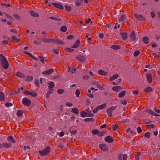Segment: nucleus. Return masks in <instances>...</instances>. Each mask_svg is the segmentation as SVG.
I'll return each mask as SVG.
<instances>
[{
	"label": "nucleus",
	"instance_id": "9",
	"mask_svg": "<svg viewBox=\"0 0 160 160\" xmlns=\"http://www.w3.org/2000/svg\"><path fill=\"white\" fill-rule=\"evenodd\" d=\"M99 148L104 151H106L108 150V147L105 144H100L99 145Z\"/></svg>",
	"mask_w": 160,
	"mask_h": 160
},
{
	"label": "nucleus",
	"instance_id": "53",
	"mask_svg": "<svg viewBox=\"0 0 160 160\" xmlns=\"http://www.w3.org/2000/svg\"><path fill=\"white\" fill-rule=\"evenodd\" d=\"M147 126L149 128H154V125L153 124H150L147 125Z\"/></svg>",
	"mask_w": 160,
	"mask_h": 160
},
{
	"label": "nucleus",
	"instance_id": "23",
	"mask_svg": "<svg viewBox=\"0 0 160 160\" xmlns=\"http://www.w3.org/2000/svg\"><path fill=\"white\" fill-rule=\"evenodd\" d=\"M152 90V89L151 88L148 87L146 88L143 91L144 92H151Z\"/></svg>",
	"mask_w": 160,
	"mask_h": 160
},
{
	"label": "nucleus",
	"instance_id": "25",
	"mask_svg": "<svg viewBox=\"0 0 160 160\" xmlns=\"http://www.w3.org/2000/svg\"><path fill=\"white\" fill-rule=\"evenodd\" d=\"M77 58L80 61L83 62L85 61V58L83 56L80 55L77 57Z\"/></svg>",
	"mask_w": 160,
	"mask_h": 160
},
{
	"label": "nucleus",
	"instance_id": "5",
	"mask_svg": "<svg viewBox=\"0 0 160 160\" xmlns=\"http://www.w3.org/2000/svg\"><path fill=\"white\" fill-rule=\"evenodd\" d=\"M134 16L138 19L140 21H142L144 22L146 21L145 18L143 17V16L140 14L135 13L134 14Z\"/></svg>",
	"mask_w": 160,
	"mask_h": 160
},
{
	"label": "nucleus",
	"instance_id": "48",
	"mask_svg": "<svg viewBox=\"0 0 160 160\" xmlns=\"http://www.w3.org/2000/svg\"><path fill=\"white\" fill-rule=\"evenodd\" d=\"M144 136L148 138H149L150 137V134L149 132H147L145 133L144 135Z\"/></svg>",
	"mask_w": 160,
	"mask_h": 160
},
{
	"label": "nucleus",
	"instance_id": "50",
	"mask_svg": "<svg viewBox=\"0 0 160 160\" xmlns=\"http://www.w3.org/2000/svg\"><path fill=\"white\" fill-rule=\"evenodd\" d=\"M117 108L116 106H112L110 107L109 109H110V110H111L113 112V110H114L116 108Z\"/></svg>",
	"mask_w": 160,
	"mask_h": 160
},
{
	"label": "nucleus",
	"instance_id": "26",
	"mask_svg": "<svg viewBox=\"0 0 160 160\" xmlns=\"http://www.w3.org/2000/svg\"><path fill=\"white\" fill-rule=\"evenodd\" d=\"M48 85H49L48 88H51L54 86L55 84L54 82L51 81L48 83Z\"/></svg>",
	"mask_w": 160,
	"mask_h": 160
},
{
	"label": "nucleus",
	"instance_id": "8",
	"mask_svg": "<svg viewBox=\"0 0 160 160\" xmlns=\"http://www.w3.org/2000/svg\"><path fill=\"white\" fill-rule=\"evenodd\" d=\"M52 5L55 7L62 10L63 9V7L62 5L60 3H53Z\"/></svg>",
	"mask_w": 160,
	"mask_h": 160
},
{
	"label": "nucleus",
	"instance_id": "63",
	"mask_svg": "<svg viewBox=\"0 0 160 160\" xmlns=\"http://www.w3.org/2000/svg\"><path fill=\"white\" fill-rule=\"evenodd\" d=\"M118 128V126L116 125H115L114 126L113 129L114 131L117 130Z\"/></svg>",
	"mask_w": 160,
	"mask_h": 160
},
{
	"label": "nucleus",
	"instance_id": "28",
	"mask_svg": "<svg viewBox=\"0 0 160 160\" xmlns=\"http://www.w3.org/2000/svg\"><path fill=\"white\" fill-rule=\"evenodd\" d=\"M5 96L4 94L1 92L0 91V100L3 101L4 100Z\"/></svg>",
	"mask_w": 160,
	"mask_h": 160
},
{
	"label": "nucleus",
	"instance_id": "22",
	"mask_svg": "<svg viewBox=\"0 0 160 160\" xmlns=\"http://www.w3.org/2000/svg\"><path fill=\"white\" fill-rule=\"evenodd\" d=\"M149 38L147 37H144L143 38V42L146 44L149 43Z\"/></svg>",
	"mask_w": 160,
	"mask_h": 160
},
{
	"label": "nucleus",
	"instance_id": "45",
	"mask_svg": "<svg viewBox=\"0 0 160 160\" xmlns=\"http://www.w3.org/2000/svg\"><path fill=\"white\" fill-rule=\"evenodd\" d=\"M65 8L66 10L68 11H70L71 10V8L70 6H65Z\"/></svg>",
	"mask_w": 160,
	"mask_h": 160
},
{
	"label": "nucleus",
	"instance_id": "12",
	"mask_svg": "<svg viewBox=\"0 0 160 160\" xmlns=\"http://www.w3.org/2000/svg\"><path fill=\"white\" fill-rule=\"evenodd\" d=\"M7 140L9 142L13 143H14L15 142L12 136H9L7 138Z\"/></svg>",
	"mask_w": 160,
	"mask_h": 160
},
{
	"label": "nucleus",
	"instance_id": "24",
	"mask_svg": "<svg viewBox=\"0 0 160 160\" xmlns=\"http://www.w3.org/2000/svg\"><path fill=\"white\" fill-rule=\"evenodd\" d=\"M2 147H4L6 148H8L10 147L11 146L10 144L7 143H4L2 144Z\"/></svg>",
	"mask_w": 160,
	"mask_h": 160
},
{
	"label": "nucleus",
	"instance_id": "51",
	"mask_svg": "<svg viewBox=\"0 0 160 160\" xmlns=\"http://www.w3.org/2000/svg\"><path fill=\"white\" fill-rule=\"evenodd\" d=\"M65 105L68 107H71L73 105L72 103L69 102H67L66 103Z\"/></svg>",
	"mask_w": 160,
	"mask_h": 160
},
{
	"label": "nucleus",
	"instance_id": "31",
	"mask_svg": "<svg viewBox=\"0 0 160 160\" xmlns=\"http://www.w3.org/2000/svg\"><path fill=\"white\" fill-rule=\"evenodd\" d=\"M84 121L86 122H94V119L93 118H87L84 119Z\"/></svg>",
	"mask_w": 160,
	"mask_h": 160
},
{
	"label": "nucleus",
	"instance_id": "20",
	"mask_svg": "<svg viewBox=\"0 0 160 160\" xmlns=\"http://www.w3.org/2000/svg\"><path fill=\"white\" fill-rule=\"evenodd\" d=\"M126 93V91H123L119 94L118 96L119 98H122L125 95Z\"/></svg>",
	"mask_w": 160,
	"mask_h": 160
},
{
	"label": "nucleus",
	"instance_id": "41",
	"mask_svg": "<svg viewBox=\"0 0 160 160\" xmlns=\"http://www.w3.org/2000/svg\"><path fill=\"white\" fill-rule=\"evenodd\" d=\"M122 38L124 40H125L127 38V36L126 34L123 33L122 35Z\"/></svg>",
	"mask_w": 160,
	"mask_h": 160
},
{
	"label": "nucleus",
	"instance_id": "13",
	"mask_svg": "<svg viewBox=\"0 0 160 160\" xmlns=\"http://www.w3.org/2000/svg\"><path fill=\"white\" fill-rule=\"evenodd\" d=\"M80 43V41L79 40H77L76 42L74 44V45L72 46V48H76L78 47Z\"/></svg>",
	"mask_w": 160,
	"mask_h": 160
},
{
	"label": "nucleus",
	"instance_id": "10",
	"mask_svg": "<svg viewBox=\"0 0 160 160\" xmlns=\"http://www.w3.org/2000/svg\"><path fill=\"white\" fill-rule=\"evenodd\" d=\"M146 77L148 82L149 83H151L152 81L151 74L150 73H147L146 75Z\"/></svg>",
	"mask_w": 160,
	"mask_h": 160
},
{
	"label": "nucleus",
	"instance_id": "39",
	"mask_svg": "<svg viewBox=\"0 0 160 160\" xmlns=\"http://www.w3.org/2000/svg\"><path fill=\"white\" fill-rule=\"evenodd\" d=\"M12 39L14 41H16L17 42H18L19 41V40L17 39L16 36H12Z\"/></svg>",
	"mask_w": 160,
	"mask_h": 160
},
{
	"label": "nucleus",
	"instance_id": "16",
	"mask_svg": "<svg viewBox=\"0 0 160 160\" xmlns=\"http://www.w3.org/2000/svg\"><path fill=\"white\" fill-rule=\"evenodd\" d=\"M30 13L32 16L36 17H39V15L37 13L35 12L32 10L30 11Z\"/></svg>",
	"mask_w": 160,
	"mask_h": 160
},
{
	"label": "nucleus",
	"instance_id": "57",
	"mask_svg": "<svg viewBox=\"0 0 160 160\" xmlns=\"http://www.w3.org/2000/svg\"><path fill=\"white\" fill-rule=\"evenodd\" d=\"M137 132L138 133H140L142 132L141 128L140 127H138L137 128Z\"/></svg>",
	"mask_w": 160,
	"mask_h": 160
},
{
	"label": "nucleus",
	"instance_id": "18",
	"mask_svg": "<svg viewBox=\"0 0 160 160\" xmlns=\"http://www.w3.org/2000/svg\"><path fill=\"white\" fill-rule=\"evenodd\" d=\"M16 76L20 78H23L25 77V75L22 73L18 72L16 74Z\"/></svg>",
	"mask_w": 160,
	"mask_h": 160
},
{
	"label": "nucleus",
	"instance_id": "37",
	"mask_svg": "<svg viewBox=\"0 0 160 160\" xmlns=\"http://www.w3.org/2000/svg\"><path fill=\"white\" fill-rule=\"evenodd\" d=\"M80 114L82 117L84 118L86 116L87 113L85 112L82 111L81 112Z\"/></svg>",
	"mask_w": 160,
	"mask_h": 160
},
{
	"label": "nucleus",
	"instance_id": "35",
	"mask_svg": "<svg viewBox=\"0 0 160 160\" xmlns=\"http://www.w3.org/2000/svg\"><path fill=\"white\" fill-rule=\"evenodd\" d=\"M71 111L76 114H77L79 113V111L77 108H73L72 110Z\"/></svg>",
	"mask_w": 160,
	"mask_h": 160
},
{
	"label": "nucleus",
	"instance_id": "47",
	"mask_svg": "<svg viewBox=\"0 0 160 160\" xmlns=\"http://www.w3.org/2000/svg\"><path fill=\"white\" fill-rule=\"evenodd\" d=\"M5 106L6 107H11L12 106V103L7 102L5 103Z\"/></svg>",
	"mask_w": 160,
	"mask_h": 160
},
{
	"label": "nucleus",
	"instance_id": "54",
	"mask_svg": "<svg viewBox=\"0 0 160 160\" xmlns=\"http://www.w3.org/2000/svg\"><path fill=\"white\" fill-rule=\"evenodd\" d=\"M13 16L17 20L19 19L20 18V17L17 14H14Z\"/></svg>",
	"mask_w": 160,
	"mask_h": 160
},
{
	"label": "nucleus",
	"instance_id": "46",
	"mask_svg": "<svg viewBox=\"0 0 160 160\" xmlns=\"http://www.w3.org/2000/svg\"><path fill=\"white\" fill-rule=\"evenodd\" d=\"M146 112H148V113L152 114V115H153V114H155L154 112L151 110H149V109L147 110Z\"/></svg>",
	"mask_w": 160,
	"mask_h": 160
},
{
	"label": "nucleus",
	"instance_id": "11",
	"mask_svg": "<svg viewBox=\"0 0 160 160\" xmlns=\"http://www.w3.org/2000/svg\"><path fill=\"white\" fill-rule=\"evenodd\" d=\"M53 69H51L49 70H46L42 72V74L45 75H49L50 73L53 72Z\"/></svg>",
	"mask_w": 160,
	"mask_h": 160
},
{
	"label": "nucleus",
	"instance_id": "19",
	"mask_svg": "<svg viewBox=\"0 0 160 160\" xmlns=\"http://www.w3.org/2000/svg\"><path fill=\"white\" fill-rule=\"evenodd\" d=\"M53 91L54 90L52 89H51L49 90L46 93V98H48L50 95L52 93Z\"/></svg>",
	"mask_w": 160,
	"mask_h": 160
},
{
	"label": "nucleus",
	"instance_id": "17",
	"mask_svg": "<svg viewBox=\"0 0 160 160\" xmlns=\"http://www.w3.org/2000/svg\"><path fill=\"white\" fill-rule=\"evenodd\" d=\"M122 89L121 87L119 86H115L112 88V89L115 91L116 92L119 91Z\"/></svg>",
	"mask_w": 160,
	"mask_h": 160
},
{
	"label": "nucleus",
	"instance_id": "14",
	"mask_svg": "<svg viewBox=\"0 0 160 160\" xmlns=\"http://www.w3.org/2000/svg\"><path fill=\"white\" fill-rule=\"evenodd\" d=\"M130 37L131 39L133 40H134L136 39V36L135 32L133 31H132L130 34Z\"/></svg>",
	"mask_w": 160,
	"mask_h": 160
},
{
	"label": "nucleus",
	"instance_id": "33",
	"mask_svg": "<svg viewBox=\"0 0 160 160\" xmlns=\"http://www.w3.org/2000/svg\"><path fill=\"white\" fill-rule=\"evenodd\" d=\"M118 74H116L112 76L110 78L111 80H114L118 77Z\"/></svg>",
	"mask_w": 160,
	"mask_h": 160
},
{
	"label": "nucleus",
	"instance_id": "3",
	"mask_svg": "<svg viewBox=\"0 0 160 160\" xmlns=\"http://www.w3.org/2000/svg\"><path fill=\"white\" fill-rule=\"evenodd\" d=\"M50 149L49 146L46 147L43 150L39 151L38 152L40 155L42 156H47L50 152Z\"/></svg>",
	"mask_w": 160,
	"mask_h": 160
},
{
	"label": "nucleus",
	"instance_id": "58",
	"mask_svg": "<svg viewBox=\"0 0 160 160\" xmlns=\"http://www.w3.org/2000/svg\"><path fill=\"white\" fill-rule=\"evenodd\" d=\"M132 92L134 95H137L138 94L139 92L138 90H135L132 91Z\"/></svg>",
	"mask_w": 160,
	"mask_h": 160
},
{
	"label": "nucleus",
	"instance_id": "21",
	"mask_svg": "<svg viewBox=\"0 0 160 160\" xmlns=\"http://www.w3.org/2000/svg\"><path fill=\"white\" fill-rule=\"evenodd\" d=\"M98 73L101 75L103 76L106 75L107 74V73L102 70H100L98 71Z\"/></svg>",
	"mask_w": 160,
	"mask_h": 160
},
{
	"label": "nucleus",
	"instance_id": "60",
	"mask_svg": "<svg viewBox=\"0 0 160 160\" xmlns=\"http://www.w3.org/2000/svg\"><path fill=\"white\" fill-rule=\"evenodd\" d=\"M73 38L74 36H73V35H69L67 37L68 39H73Z\"/></svg>",
	"mask_w": 160,
	"mask_h": 160
},
{
	"label": "nucleus",
	"instance_id": "43",
	"mask_svg": "<svg viewBox=\"0 0 160 160\" xmlns=\"http://www.w3.org/2000/svg\"><path fill=\"white\" fill-rule=\"evenodd\" d=\"M140 53L139 51H135L133 53V55L135 57H136Z\"/></svg>",
	"mask_w": 160,
	"mask_h": 160
},
{
	"label": "nucleus",
	"instance_id": "7",
	"mask_svg": "<svg viewBox=\"0 0 160 160\" xmlns=\"http://www.w3.org/2000/svg\"><path fill=\"white\" fill-rule=\"evenodd\" d=\"M105 141L108 143H111L113 142V140L112 137L108 136L105 138Z\"/></svg>",
	"mask_w": 160,
	"mask_h": 160
},
{
	"label": "nucleus",
	"instance_id": "61",
	"mask_svg": "<svg viewBox=\"0 0 160 160\" xmlns=\"http://www.w3.org/2000/svg\"><path fill=\"white\" fill-rule=\"evenodd\" d=\"M123 160H126L127 159V155L126 154H123Z\"/></svg>",
	"mask_w": 160,
	"mask_h": 160
},
{
	"label": "nucleus",
	"instance_id": "49",
	"mask_svg": "<svg viewBox=\"0 0 160 160\" xmlns=\"http://www.w3.org/2000/svg\"><path fill=\"white\" fill-rule=\"evenodd\" d=\"M66 50L67 52H72L74 51L73 49L69 48H67Z\"/></svg>",
	"mask_w": 160,
	"mask_h": 160
},
{
	"label": "nucleus",
	"instance_id": "38",
	"mask_svg": "<svg viewBox=\"0 0 160 160\" xmlns=\"http://www.w3.org/2000/svg\"><path fill=\"white\" fill-rule=\"evenodd\" d=\"M23 113L22 111V110H18L17 113V115L18 117H21Z\"/></svg>",
	"mask_w": 160,
	"mask_h": 160
},
{
	"label": "nucleus",
	"instance_id": "40",
	"mask_svg": "<svg viewBox=\"0 0 160 160\" xmlns=\"http://www.w3.org/2000/svg\"><path fill=\"white\" fill-rule=\"evenodd\" d=\"M5 15L7 17V18L9 20H13V18L11 16H10L9 15L5 13Z\"/></svg>",
	"mask_w": 160,
	"mask_h": 160
},
{
	"label": "nucleus",
	"instance_id": "6",
	"mask_svg": "<svg viewBox=\"0 0 160 160\" xmlns=\"http://www.w3.org/2000/svg\"><path fill=\"white\" fill-rule=\"evenodd\" d=\"M24 93L26 94L27 95H29L34 97H36L37 95V94L34 91L31 92L28 91H26Z\"/></svg>",
	"mask_w": 160,
	"mask_h": 160
},
{
	"label": "nucleus",
	"instance_id": "32",
	"mask_svg": "<svg viewBox=\"0 0 160 160\" xmlns=\"http://www.w3.org/2000/svg\"><path fill=\"white\" fill-rule=\"evenodd\" d=\"M126 18L125 15L123 14L120 17L119 19V20L120 22H123L125 19Z\"/></svg>",
	"mask_w": 160,
	"mask_h": 160
},
{
	"label": "nucleus",
	"instance_id": "29",
	"mask_svg": "<svg viewBox=\"0 0 160 160\" xmlns=\"http://www.w3.org/2000/svg\"><path fill=\"white\" fill-rule=\"evenodd\" d=\"M60 30L62 32H65L67 30V28L65 26H63L60 28Z\"/></svg>",
	"mask_w": 160,
	"mask_h": 160
},
{
	"label": "nucleus",
	"instance_id": "34",
	"mask_svg": "<svg viewBox=\"0 0 160 160\" xmlns=\"http://www.w3.org/2000/svg\"><path fill=\"white\" fill-rule=\"evenodd\" d=\"M49 18L52 20H54L55 21H61V20L60 19L57 18H56V17H49Z\"/></svg>",
	"mask_w": 160,
	"mask_h": 160
},
{
	"label": "nucleus",
	"instance_id": "27",
	"mask_svg": "<svg viewBox=\"0 0 160 160\" xmlns=\"http://www.w3.org/2000/svg\"><path fill=\"white\" fill-rule=\"evenodd\" d=\"M112 111L111 110H110L109 109H108L107 111V112L108 114V116L109 117H112Z\"/></svg>",
	"mask_w": 160,
	"mask_h": 160
},
{
	"label": "nucleus",
	"instance_id": "52",
	"mask_svg": "<svg viewBox=\"0 0 160 160\" xmlns=\"http://www.w3.org/2000/svg\"><path fill=\"white\" fill-rule=\"evenodd\" d=\"M70 133L72 134H76L77 132V130H70Z\"/></svg>",
	"mask_w": 160,
	"mask_h": 160
},
{
	"label": "nucleus",
	"instance_id": "59",
	"mask_svg": "<svg viewBox=\"0 0 160 160\" xmlns=\"http://www.w3.org/2000/svg\"><path fill=\"white\" fill-rule=\"evenodd\" d=\"M123 154H121L119 155L118 157V159L119 160H122L123 159Z\"/></svg>",
	"mask_w": 160,
	"mask_h": 160
},
{
	"label": "nucleus",
	"instance_id": "56",
	"mask_svg": "<svg viewBox=\"0 0 160 160\" xmlns=\"http://www.w3.org/2000/svg\"><path fill=\"white\" fill-rule=\"evenodd\" d=\"M97 86L100 90H102L103 89V87L99 84H97Z\"/></svg>",
	"mask_w": 160,
	"mask_h": 160
},
{
	"label": "nucleus",
	"instance_id": "4",
	"mask_svg": "<svg viewBox=\"0 0 160 160\" xmlns=\"http://www.w3.org/2000/svg\"><path fill=\"white\" fill-rule=\"evenodd\" d=\"M22 103L27 106H29L31 103V101L26 98H23L22 101Z\"/></svg>",
	"mask_w": 160,
	"mask_h": 160
},
{
	"label": "nucleus",
	"instance_id": "42",
	"mask_svg": "<svg viewBox=\"0 0 160 160\" xmlns=\"http://www.w3.org/2000/svg\"><path fill=\"white\" fill-rule=\"evenodd\" d=\"M98 129H95L93 130L92 131V133L94 135H96L98 134Z\"/></svg>",
	"mask_w": 160,
	"mask_h": 160
},
{
	"label": "nucleus",
	"instance_id": "62",
	"mask_svg": "<svg viewBox=\"0 0 160 160\" xmlns=\"http://www.w3.org/2000/svg\"><path fill=\"white\" fill-rule=\"evenodd\" d=\"M75 4L77 6H79L81 5V4L79 1L78 0L76 1L75 2Z\"/></svg>",
	"mask_w": 160,
	"mask_h": 160
},
{
	"label": "nucleus",
	"instance_id": "15",
	"mask_svg": "<svg viewBox=\"0 0 160 160\" xmlns=\"http://www.w3.org/2000/svg\"><path fill=\"white\" fill-rule=\"evenodd\" d=\"M120 46L116 45H113L110 47V48L114 50H117L120 48Z\"/></svg>",
	"mask_w": 160,
	"mask_h": 160
},
{
	"label": "nucleus",
	"instance_id": "30",
	"mask_svg": "<svg viewBox=\"0 0 160 160\" xmlns=\"http://www.w3.org/2000/svg\"><path fill=\"white\" fill-rule=\"evenodd\" d=\"M106 107V105L105 104H103L100 105L98 106L97 108L98 109L102 110L103 109Z\"/></svg>",
	"mask_w": 160,
	"mask_h": 160
},
{
	"label": "nucleus",
	"instance_id": "55",
	"mask_svg": "<svg viewBox=\"0 0 160 160\" xmlns=\"http://www.w3.org/2000/svg\"><path fill=\"white\" fill-rule=\"evenodd\" d=\"M25 53L27 54L28 55V56H29L30 57L32 58H34V56L31 53L26 52H25Z\"/></svg>",
	"mask_w": 160,
	"mask_h": 160
},
{
	"label": "nucleus",
	"instance_id": "64",
	"mask_svg": "<svg viewBox=\"0 0 160 160\" xmlns=\"http://www.w3.org/2000/svg\"><path fill=\"white\" fill-rule=\"evenodd\" d=\"M63 92V91L62 89H60L58 90V92L59 94H62Z\"/></svg>",
	"mask_w": 160,
	"mask_h": 160
},
{
	"label": "nucleus",
	"instance_id": "44",
	"mask_svg": "<svg viewBox=\"0 0 160 160\" xmlns=\"http://www.w3.org/2000/svg\"><path fill=\"white\" fill-rule=\"evenodd\" d=\"M80 94V92L79 89H77L76 91L75 94L77 97H79Z\"/></svg>",
	"mask_w": 160,
	"mask_h": 160
},
{
	"label": "nucleus",
	"instance_id": "36",
	"mask_svg": "<svg viewBox=\"0 0 160 160\" xmlns=\"http://www.w3.org/2000/svg\"><path fill=\"white\" fill-rule=\"evenodd\" d=\"M105 133V131L98 132V137H101L104 135Z\"/></svg>",
	"mask_w": 160,
	"mask_h": 160
},
{
	"label": "nucleus",
	"instance_id": "1",
	"mask_svg": "<svg viewBox=\"0 0 160 160\" xmlns=\"http://www.w3.org/2000/svg\"><path fill=\"white\" fill-rule=\"evenodd\" d=\"M1 65L4 69H6L9 67V63L6 57L2 54H0Z\"/></svg>",
	"mask_w": 160,
	"mask_h": 160
},
{
	"label": "nucleus",
	"instance_id": "2",
	"mask_svg": "<svg viewBox=\"0 0 160 160\" xmlns=\"http://www.w3.org/2000/svg\"><path fill=\"white\" fill-rule=\"evenodd\" d=\"M42 41L45 42H52L57 44H58L60 45H62L64 43V42L59 39H55L51 38L47 39L46 38H44L42 39Z\"/></svg>",
	"mask_w": 160,
	"mask_h": 160
}]
</instances>
